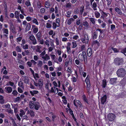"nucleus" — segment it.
<instances>
[{
    "label": "nucleus",
    "instance_id": "nucleus-1",
    "mask_svg": "<svg viewBox=\"0 0 126 126\" xmlns=\"http://www.w3.org/2000/svg\"><path fill=\"white\" fill-rule=\"evenodd\" d=\"M117 74L118 77H123L126 74V71L124 68H121L117 70Z\"/></svg>",
    "mask_w": 126,
    "mask_h": 126
},
{
    "label": "nucleus",
    "instance_id": "nucleus-2",
    "mask_svg": "<svg viewBox=\"0 0 126 126\" xmlns=\"http://www.w3.org/2000/svg\"><path fill=\"white\" fill-rule=\"evenodd\" d=\"M81 40L83 43L87 44L89 41L88 36L87 34H85L84 36L81 37Z\"/></svg>",
    "mask_w": 126,
    "mask_h": 126
},
{
    "label": "nucleus",
    "instance_id": "nucleus-3",
    "mask_svg": "<svg viewBox=\"0 0 126 126\" xmlns=\"http://www.w3.org/2000/svg\"><path fill=\"white\" fill-rule=\"evenodd\" d=\"M122 62L123 60L122 59L116 58L114 60V63L116 65L119 66L122 64Z\"/></svg>",
    "mask_w": 126,
    "mask_h": 126
},
{
    "label": "nucleus",
    "instance_id": "nucleus-4",
    "mask_svg": "<svg viewBox=\"0 0 126 126\" xmlns=\"http://www.w3.org/2000/svg\"><path fill=\"white\" fill-rule=\"evenodd\" d=\"M115 116L113 113H110L108 115V119L110 121H112L115 119Z\"/></svg>",
    "mask_w": 126,
    "mask_h": 126
},
{
    "label": "nucleus",
    "instance_id": "nucleus-5",
    "mask_svg": "<svg viewBox=\"0 0 126 126\" xmlns=\"http://www.w3.org/2000/svg\"><path fill=\"white\" fill-rule=\"evenodd\" d=\"M58 88L53 87L51 88V90L49 92L51 93H54L55 94H56L58 93Z\"/></svg>",
    "mask_w": 126,
    "mask_h": 126
},
{
    "label": "nucleus",
    "instance_id": "nucleus-6",
    "mask_svg": "<svg viewBox=\"0 0 126 126\" xmlns=\"http://www.w3.org/2000/svg\"><path fill=\"white\" fill-rule=\"evenodd\" d=\"M73 103L74 105L76 108L78 107V105L79 106V107H81L82 106L79 101L77 100L76 99H75L74 100Z\"/></svg>",
    "mask_w": 126,
    "mask_h": 126
},
{
    "label": "nucleus",
    "instance_id": "nucleus-7",
    "mask_svg": "<svg viewBox=\"0 0 126 126\" xmlns=\"http://www.w3.org/2000/svg\"><path fill=\"white\" fill-rule=\"evenodd\" d=\"M10 30L11 31L14 33L16 34V29H15L13 25L12 24H11L10 25Z\"/></svg>",
    "mask_w": 126,
    "mask_h": 126
},
{
    "label": "nucleus",
    "instance_id": "nucleus-8",
    "mask_svg": "<svg viewBox=\"0 0 126 126\" xmlns=\"http://www.w3.org/2000/svg\"><path fill=\"white\" fill-rule=\"evenodd\" d=\"M29 38L32 41L33 44L35 45L36 44V39L33 35L30 36Z\"/></svg>",
    "mask_w": 126,
    "mask_h": 126
},
{
    "label": "nucleus",
    "instance_id": "nucleus-9",
    "mask_svg": "<svg viewBox=\"0 0 126 126\" xmlns=\"http://www.w3.org/2000/svg\"><path fill=\"white\" fill-rule=\"evenodd\" d=\"M86 83L87 85V88L88 90L89 89V88L90 86V80L89 78H88V76H87L85 80Z\"/></svg>",
    "mask_w": 126,
    "mask_h": 126
},
{
    "label": "nucleus",
    "instance_id": "nucleus-10",
    "mask_svg": "<svg viewBox=\"0 0 126 126\" xmlns=\"http://www.w3.org/2000/svg\"><path fill=\"white\" fill-rule=\"evenodd\" d=\"M5 89L6 93H10L12 91V88L10 87H5Z\"/></svg>",
    "mask_w": 126,
    "mask_h": 126
},
{
    "label": "nucleus",
    "instance_id": "nucleus-11",
    "mask_svg": "<svg viewBox=\"0 0 126 126\" xmlns=\"http://www.w3.org/2000/svg\"><path fill=\"white\" fill-rule=\"evenodd\" d=\"M42 46H41L37 45L35 47V50L37 52H38L40 53L42 52L41 48Z\"/></svg>",
    "mask_w": 126,
    "mask_h": 126
},
{
    "label": "nucleus",
    "instance_id": "nucleus-12",
    "mask_svg": "<svg viewBox=\"0 0 126 126\" xmlns=\"http://www.w3.org/2000/svg\"><path fill=\"white\" fill-rule=\"evenodd\" d=\"M117 80V78H111L110 79V83L112 84L116 83Z\"/></svg>",
    "mask_w": 126,
    "mask_h": 126
},
{
    "label": "nucleus",
    "instance_id": "nucleus-13",
    "mask_svg": "<svg viewBox=\"0 0 126 126\" xmlns=\"http://www.w3.org/2000/svg\"><path fill=\"white\" fill-rule=\"evenodd\" d=\"M42 58L43 59L44 61H47L50 59V57L47 54H46L45 56H42Z\"/></svg>",
    "mask_w": 126,
    "mask_h": 126
},
{
    "label": "nucleus",
    "instance_id": "nucleus-14",
    "mask_svg": "<svg viewBox=\"0 0 126 126\" xmlns=\"http://www.w3.org/2000/svg\"><path fill=\"white\" fill-rule=\"evenodd\" d=\"M107 99V97L106 95H104L102 97L101 99V102L102 104H104L106 102Z\"/></svg>",
    "mask_w": 126,
    "mask_h": 126
},
{
    "label": "nucleus",
    "instance_id": "nucleus-15",
    "mask_svg": "<svg viewBox=\"0 0 126 126\" xmlns=\"http://www.w3.org/2000/svg\"><path fill=\"white\" fill-rule=\"evenodd\" d=\"M93 53V51L91 48H89L87 51V55L89 57H90L91 56Z\"/></svg>",
    "mask_w": 126,
    "mask_h": 126
},
{
    "label": "nucleus",
    "instance_id": "nucleus-16",
    "mask_svg": "<svg viewBox=\"0 0 126 126\" xmlns=\"http://www.w3.org/2000/svg\"><path fill=\"white\" fill-rule=\"evenodd\" d=\"M48 22L46 23V27L47 28H49L51 27V24L52 22L51 21L48 20Z\"/></svg>",
    "mask_w": 126,
    "mask_h": 126
},
{
    "label": "nucleus",
    "instance_id": "nucleus-17",
    "mask_svg": "<svg viewBox=\"0 0 126 126\" xmlns=\"http://www.w3.org/2000/svg\"><path fill=\"white\" fill-rule=\"evenodd\" d=\"M98 31L96 30V31L92 35L94 39H95L97 38L98 36Z\"/></svg>",
    "mask_w": 126,
    "mask_h": 126
},
{
    "label": "nucleus",
    "instance_id": "nucleus-18",
    "mask_svg": "<svg viewBox=\"0 0 126 126\" xmlns=\"http://www.w3.org/2000/svg\"><path fill=\"white\" fill-rule=\"evenodd\" d=\"M34 102L32 101H31L29 102V107L31 109H32L34 106Z\"/></svg>",
    "mask_w": 126,
    "mask_h": 126
},
{
    "label": "nucleus",
    "instance_id": "nucleus-19",
    "mask_svg": "<svg viewBox=\"0 0 126 126\" xmlns=\"http://www.w3.org/2000/svg\"><path fill=\"white\" fill-rule=\"evenodd\" d=\"M33 76V78L36 80H37L39 78V77L38 75V74L37 73H34L32 74Z\"/></svg>",
    "mask_w": 126,
    "mask_h": 126
},
{
    "label": "nucleus",
    "instance_id": "nucleus-20",
    "mask_svg": "<svg viewBox=\"0 0 126 126\" xmlns=\"http://www.w3.org/2000/svg\"><path fill=\"white\" fill-rule=\"evenodd\" d=\"M38 92H39L38 91L36 90L30 91V94L32 96H34L35 94H37Z\"/></svg>",
    "mask_w": 126,
    "mask_h": 126
},
{
    "label": "nucleus",
    "instance_id": "nucleus-21",
    "mask_svg": "<svg viewBox=\"0 0 126 126\" xmlns=\"http://www.w3.org/2000/svg\"><path fill=\"white\" fill-rule=\"evenodd\" d=\"M79 58L80 60H84V62H85L87 60H85V58L83 56V55H82V54H80L79 55Z\"/></svg>",
    "mask_w": 126,
    "mask_h": 126
},
{
    "label": "nucleus",
    "instance_id": "nucleus-22",
    "mask_svg": "<svg viewBox=\"0 0 126 126\" xmlns=\"http://www.w3.org/2000/svg\"><path fill=\"white\" fill-rule=\"evenodd\" d=\"M20 113H19V115L21 117H22L25 114V112H24L22 109H20Z\"/></svg>",
    "mask_w": 126,
    "mask_h": 126
},
{
    "label": "nucleus",
    "instance_id": "nucleus-23",
    "mask_svg": "<svg viewBox=\"0 0 126 126\" xmlns=\"http://www.w3.org/2000/svg\"><path fill=\"white\" fill-rule=\"evenodd\" d=\"M102 86L103 88H105L107 85L106 80L105 79L102 80Z\"/></svg>",
    "mask_w": 126,
    "mask_h": 126
},
{
    "label": "nucleus",
    "instance_id": "nucleus-24",
    "mask_svg": "<svg viewBox=\"0 0 126 126\" xmlns=\"http://www.w3.org/2000/svg\"><path fill=\"white\" fill-rule=\"evenodd\" d=\"M74 21V19L73 18H70L68 19L67 21V24L69 25H70Z\"/></svg>",
    "mask_w": 126,
    "mask_h": 126
},
{
    "label": "nucleus",
    "instance_id": "nucleus-25",
    "mask_svg": "<svg viewBox=\"0 0 126 126\" xmlns=\"http://www.w3.org/2000/svg\"><path fill=\"white\" fill-rule=\"evenodd\" d=\"M115 11L116 12L118 13V14L120 15L122 14V13L121 10L118 8L116 7L115 8Z\"/></svg>",
    "mask_w": 126,
    "mask_h": 126
},
{
    "label": "nucleus",
    "instance_id": "nucleus-26",
    "mask_svg": "<svg viewBox=\"0 0 126 126\" xmlns=\"http://www.w3.org/2000/svg\"><path fill=\"white\" fill-rule=\"evenodd\" d=\"M4 103V100L3 99V97L1 95H0V103L2 104Z\"/></svg>",
    "mask_w": 126,
    "mask_h": 126
},
{
    "label": "nucleus",
    "instance_id": "nucleus-27",
    "mask_svg": "<svg viewBox=\"0 0 126 126\" xmlns=\"http://www.w3.org/2000/svg\"><path fill=\"white\" fill-rule=\"evenodd\" d=\"M33 20H32V22L34 23L36 25H39V23L36 19L35 18H33Z\"/></svg>",
    "mask_w": 126,
    "mask_h": 126
},
{
    "label": "nucleus",
    "instance_id": "nucleus-28",
    "mask_svg": "<svg viewBox=\"0 0 126 126\" xmlns=\"http://www.w3.org/2000/svg\"><path fill=\"white\" fill-rule=\"evenodd\" d=\"M38 84L39 86H42L43 85V82L42 80L41 79H39Z\"/></svg>",
    "mask_w": 126,
    "mask_h": 126
},
{
    "label": "nucleus",
    "instance_id": "nucleus-29",
    "mask_svg": "<svg viewBox=\"0 0 126 126\" xmlns=\"http://www.w3.org/2000/svg\"><path fill=\"white\" fill-rule=\"evenodd\" d=\"M15 17L17 19L19 18V12L18 11H16L15 12Z\"/></svg>",
    "mask_w": 126,
    "mask_h": 126
},
{
    "label": "nucleus",
    "instance_id": "nucleus-30",
    "mask_svg": "<svg viewBox=\"0 0 126 126\" xmlns=\"http://www.w3.org/2000/svg\"><path fill=\"white\" fill-rule=\"evenodd\" d=\"M67 70L68 73H69L70 74H71L73 72L71 68L70 67H68L67 68Z\"/></svg>",
    "mask_w": 126,
    "mask_h": 126
},
{
    "label": "nucleus",
    "instance_id": "nucleus-31",
    "mask_svg": "<svg viewBox=\"0 0 126 126\" xmlns=\"http://www.w3.org/2000/svg\"><path fill=\"white\" fill-rule=\"evenodd\" d=\"M34 108L36 110H38L39 108L40 107L39 104L38 103L35 104L34 105Z\"/></svg>",
    "mask_w": 126,
    "mask_h": 126
},
{
    "label": "nucleus",
    "instance_id": "nucleus-32",
    "mask_svg": "<svg viewBox=\"0 0 126 126\" xmlns=\"http://www.w3.org/2000/svg\"><path fill=\"white\" fill-rule=\"evenodd\" d=\"M94 14L96 17L98 18L100 16V14L99 12L97 11H96L94 12Z\"/></svg>",
    "mask_w": 126,
    "mask_h": 126
},
{
    "label": "nucleus",
    "instance_id": "nucleus-33",
    "mask_svg": "<svg viewBox=\"0 0 126 126\" xmlns=\"http://www.w3.org/2000/svg\"><path fill=\"white\" fill-rule=\"evenodd\" d=\"M4 14L5 15V18L6 19L8 18V14L7 10H4Z\"/></svg>",
    "mask_w": 126,
    "mask_h": 126
},
{
    "label": "nucleus",
    "instance_id": "nucleus-34",
    "mask_svg": "<svg viewBox=\"0 0 126 126\" xmlns=\"http://www.w3.org/2000/svg\"><path fill=\"white\" fill-rule=\"evenodd\" d=\"M24 80L25 83H28L29 82V80L28 78L26 77H24Z\"/></svg>",
    "mask_w": 126,
    "mask_h": 126
},
{
    "label": "nucleus",
    "instance_id": "nucleus-35",
    "mask_svg": "<svg viewBox=\"0 0 126 126\" xmlns=\"http://www.w3.org/2000/svg\"><path fill=\"white\" fill-rule=\"evenodd\" d=\"M59 26H58L57 24H56L55 22H53L52 23V27L54 29H55L57 27H59Z\"/></svg>",
    "mask_w": 126,
    "mask_h": 126
},
{
    "label": "nucleus",
    "instance_id": "nucleus-36",
    "mask_svg": "<svg viewBox=\"0 0 126 126\" xmlns=\"http://www.w3.org/2000/svg\"><path fill=\"white\" fill-rule=\"evenodd\" d=\"M41 36V32H39L36 35V37L37 39L38 40L40 39Z\"/></svg>",
    "mask_w": 126,
    "mask_h": 126
},
{
    "label": "nucleus",
    "instance_id": "nucleus-37",
    "mask_svg": "<svg viewBox=\"0 0 126 126\" xmlns=\"http://www.w3.org/2000/svg\"><path fill=\"white\" fill-rule=\"evenodd\" d=\"M97 7V5L96 3L95 2L93 3L92 6V8L94 10H97V9L96 8Z\"/></svg>",
    "mask_w": 126,
    "mask_h": 126
},
{
    "label": "nucleus",
    "instance_id": "nucleus-38",
    "mask_svg": "<svg viewBox=\"0 0 126 126\" xmlns=\"http://www.w3.org/2000/svg\"><path fill=\"white\" fill-rule=\"evenodd\" d=\"M43 64L42 62L41 61H39L37 63V65L38 67H41Z\"/></svg>",
    "mask_w": 126,
    "mask_h": 126
},
{
    "label": "nucleus",
    "instance_id": "nucleus-39",
    "mask_svg": "<svg viewBox=\"0 0 126 126\" xmlns=\"http://www.w3.org/2000/svg\"><path fill=\"white\" fill-rule=\"evenodd\" d=\"M22 37L20 36L16 39V41L17 43H19L22 40Z\"/></svg>",
    "mask_w": 126,
    "mask_h": 126
},
{
    "label": "nucleus",
    "instance_id": "nucleus-40",
    "mask_svg": "<svg viewBox=\"0 0 126 126\" xmlns=\"http://www.w3.org/2000/svg\"><path fill=\"white\" fill-rule=\"evenodd\" d=\"M108 13H105L104 12L102 11L101 12V14L104 17H106L108 16Z\"/></svg>",
    "mask_w": 126,
    "mask_h": 126
},
{
    "label": "nucleus",
    "instance_id": "nucleus-41",
    "mask_svg": "<svg viewBox=\"0 0 126 126\" xmlns=\"http://www.w3.org/2000/svg\"><path fill=\"white\" fill-rule=\"evenodd\" d=\"M77 46V44L76 42H73L72 43V47L74 48L76 47Z\"/></svg>",
    "mask_w": 126,
    "mask_h": 126
},
{
    "label": "nucleus",
    "instance_id": "nucleus-42",
    "mask_svg": "<svg viewBox=\"0 0 126 126\" xmlns=\"http://www.w3.org/2000/svg\"><path fill=\"white\" fill-rule=\"evenodd\" d=\"M79 73L80 75L81 74V73L83 72V68L81 66H79Z\"/></svg>",
    "mask_w": 126,
    "mask_h": 126
},
{
    "label": "nucleus",
    "instance_id": "nucleus-43",
    "mask_svg": "<svg viewBox=\"0 0 126 126\" xmlns=\"http://www.w3.org/2000/svg\"><path fill=\"white\" fill-rule=\"evenodd\" d=\"M63 99L62 101L64 104H66L67 103V101L65 99V97L64 96H63L62 97Z\"/></svg>",
    "mask_w": 126,
    "mask_h": 126
},
{
    "label": "nucleus",
    "instance_id": "nucleus-44",
    "mask_svg": "<svg viewBox=\"0 0 126 126\" xmlns=\"http://www.w3.org/2000/svg\"><path fill=\"white\" fill-rule=\"evenodd\" d=\"M82 55H83L84 57L85 58V60H87V56L86 52L84 51L82 52Z\"/></svg>",
    "mask_w": 126,
    "mask_h": 126
},
{
    "label": "nucleus",
    "instance_id": "nucleus-45",
    "mask_svg": "<svg viewBox=\"0 0 126 126\" xmlns=\"http://www.w3.org/2000/svg\"><path fill=\"white\" fill-rule=\"evenodd\" d=\"M52 84L54 85V87H58V84L56 81H53Z\"/></svg>",
    "mask_w": 126,
    "mask_h": 126
},
{
    "label": "nucleus",
    "instance_id": "nucleus-46",
    "mask_svg": "<svg viewBox=\"0 0 126 126\" xmlns=\"http://www.w3.org/2000/svg\"><path fill=\"white\" fill-rule=\"evenodd\" d=\"M60 19L59 18H58L56 19V23L57 24L58 26H60Z\"/></svg>",
    "mask_w": 126,
    "mask_h": 126
},
{
    "label": "nucleus",
    "instance_id": "nucleus-47",
    "mask_svg": "<svg viewBox=\"0 0 126 126\" xmlns=\"http://www.w3.org/2000/svg\"><path fill=\"white\" fill-rule=\"evenodd\" d=\"M38 40V42L40 43V44L42 45L44 44V42L43 39H40Z\"/></svg>",
    "mask_w": 126,
    "mask_h": 126
},
{
    "label": "nucleus",
    "instance_id": "nucleus-48",
    "mask_svg": "<svg viewBox=\"0 0 126 126\" xmlns=\"http://www.w3.org/2000/svg\"><path fill=\"white\" fill-rule=\"evenodd\" d=\"M46 44L48 47L49 46L50 41L49 40H46L45 42Z\"/></svg>",
    "mask_w": 126,
    "mask_h": 126
},
{
    "label": "nucleus",
    "instance_id": "nucleus-49",
    "mask_svg": "<svg viewBox=\"0 0 126 126\" xmlns=\"http://www.w3.org/2000/svg\"><path fill=\"white\" fill-rule=\"evenodd\" d=\"M45 7L47 8L49 7L50 6L49 3L47 2L45 3Z\"/></svg>",
    "mask_w": 126,
    "mask_h": 126
},
{
    "label": "nucleus",
    "instance_id": "nucleus-50",
    "mask_svg": "<svg viewBox=\"0 0 126 126\" xmlns=\"http://www.w3.org/2000/svg\"><path fill=\"white\" fill-rule=\"evenodd\" d=\"M84 7H81L80 8V13L81 14H82L83 11Z\"/></svg>",
    "mask_w": 126,
    "mask_h": 126
},
{
    "label": "nucleus",
    "instance_id": "nucleus-51",
    "mask_svg": "<svg viewBox=\"0 0 126 126\" xmlns=\"http://www.w3.org/2000/svg\"><path fill=\"white\" fill-rule=\"evenodd\" d=\"M25 4L27 6L31 5L30 2L29 1H26L25 2Z\"/></svg>",
    "mask_w": 126,
    "mask_h": 126
},
{
    "label": "nucleus",
    "instance_id": "nucleus-52",
    "mask_svg": "<svg viewBox=\"0 0 126 126\" xmlns=\"http://www.w3.org/2000/svg\"><path fill=\"white\" fill-rule=\"evenodd\" d=\"M30 115L31 117H33L34 116V113L33 111L32 110L30 111Z\"/></svg>",
    "mask_w": 126,
    "mask_h": 126
},
{
    "label": "nucleus",
    "instance_id": "nucleus-53",
    "mask_svg": "<svg viewBox=\"0 0 126 126\" xmlns=\"http://www.w3.org/2000/svg\"><path fill=\"white\" fill-rule=\"evenodd\" d=\"M16 51H17L18 52H21V49L18 46H17L16 48Z\"/></svg>",
    "mask_w": 126,
    "mask_h": 126
},
{
    "label": "nucleus",
    "instance_id": "nucleus-54",
    "mask_svg": "<svg viewBox=\"0 0 126 126\" xmlns=\"http://www.w3.org/2000/svg\"><path fill=\"white\" fill-rule=\"evenodd\" d=\"M32 18L29 16H28L26 17V19L28 21H31L32 19Z\"/></svg>",
    "mask_w": 126,
    "mask_h": 126
},
{
    "label": "nucleus",
    "instance_id": "nucleus-55",
    "mask_svg": "<svg viewBox=\"0 0 126 126\" xmlns=\"http://www.w3.org/2000/svg\"><path fill=\"white\" fill-rule=\"evenodd\" d=\"M50 17L49 15H45L44 17V18L45 20H47Z\"/></svg>",
    "mask_w": 126,
    "mask_h": 126
},
{
    "label": "nucleus",
    "instance_id": "nucleus-56",
    "mask_svg": "<svg viewBox=\"0 0 126 126\" xmlns=\"http://www.w3.org/2000/svg\"><path fill=\"white\" fill-rule=\"evenodd\" d=\"M62 41L63 42H66L68 40L67 39V38L65 37H63L62 38Z\"/></svg>",
    "mask_w": 126,
    "mask_h": 126
},
{
    "label": "nucleus",
    "instance_id": "nucleus-57",
    "mask_svg": "<svg viewBox=\"0 0 126 126\" xmlns=\"http://www.w3.org/2000/svg\"><path fill=\"white\" fill-rule=\"evenodd\" d=\"M82 98L84 101L86 102L87 103H88L87 101V99L85 95H84L82 96Z\"/></svg>",
    "mask_w": 126,
    "mask_h": 126
},
{
    "label": "nucleus",
    "instance_id": "nucleus-58",
    "mask_svg": "<svg viewBox=\"0 0 126 126\" xmlns=\"http://www.w3.org/2000/svg\"><path fill=\"white\" fill-rule=\"evenodd\" d=\"M26 26V28L27 29H28V30H29L30 29L31 27L30 24V23H28Z\"/></svg>",
    "mask_w": 126,
    "mask_h": 126
},
{
    "label": "nucleus",
    "instance_id": "nucleus-59",
    "mask_svg": "<svg viewBox=\"0 0 126 126\" xmlns=\"http://www.w3.org/2000/svg\"><path fill=\"white\" fill-rule=\"evenodd\" d=\"M22 48L24 49H27L28 48V46L27 44H26L25 45H22Z\"/></svg>",
    "mask_w": 126,
    "mask_h": 126
},
{
    "label": "nucleus",
    "instance_id": "nucleus-60",
    "mask_svg": "<svg viewBox=\"0 0 126 126\" xmlns=\"http://www.w3.org/2000/svg\"><path fill=\"white\" fill-rule=\"evenodd\" d=\"M56 52L58 54V55L59 56H60L61 55L62 53L61 51L59 50H57L56 51Z\"/></svg>",
    "mask_w": 126,
    "mask_h": 126
},
{
    "label": "nucleus",
    "instance_id": "nucleus-61",
    "mask_svg": "<svg viewBox=\"0 0 126 126\" xmlns=\"http://www.w3.org/2000/svg\"><path fill=\"white\" fill-rule=\"evenodd\" d=\"M90 20L93 24H94L95 23V21L94 18H91L90 19Z\"/></svg>",
    "mask_w": 126,
    "mask_h": 126
},
{
    "label": "nucleus",
    "instance_id": "nucleus-62",
    "mask_svg": "<svg viewBox=\"0 0 126 126\" xmlns=\"http://www.w3.org/2000/svg\"><path fill=\"white\" fill-rule=\"evenodd\" d=\"M57 45H59V40L57 38H56L55 39Z\"/></svg>",
    "mask_w": 126,
    "mask_h": 126
},
{
    "label": "nucleus",
    "instance_id": "nucleus-63",
    "mask_svg": "<svg viewBox=\"0 0 126 126\" xmlns=\"http://www.w3.org/2000/svg\"><path fill=\"white\" fill-rule=\"evenodd\" d=\"M38 29L37 27L34 28L33 29V32L35 33H36L38 31Z\"/></svg>",
    "mask_w": 126,
    "mask_h": 126
},
{
    "label": "nucleus",
    "instance_id": "nucleus-64",
    "mask_svg": "<svg viewBox=\"0 0 126 126\" xmlns=\"http://www.w3.org/2000/svg\"><path fill=\"white\" fill-rule=\"evenodd\" d=\"M115 28V26L113 24H112L111 25V30H114Z\"/></svg>",
    "mask_w": 126,
    "mask_h": 126
}]
</instances>
